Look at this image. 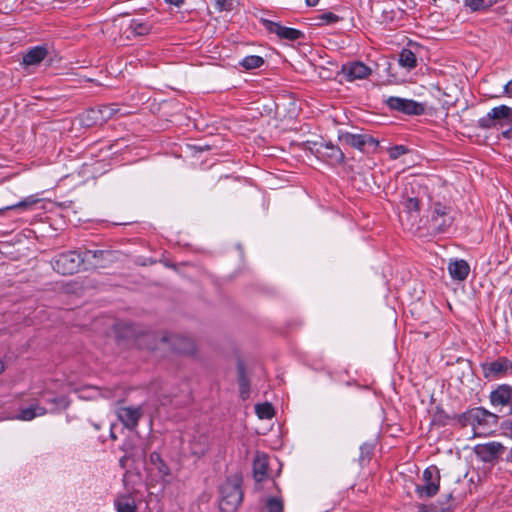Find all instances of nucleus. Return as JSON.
I'll return each instance as SVG.
<instances>
[{"mask_svg":"<svg viewBox=\"0 0 512 512\" xmlns=\"http://www.w3.org/2000/svg\"><path fill=\"white\" fill-rule=\"evenodd\" d=\"M341 72L347 81H354L367 78L371 74V69L362 62L354 61L343 64Z\"/></svg>","mask_w":512,"mask_h":512,"instance_id":"obj_16","label":"nucleus"},{"mask_svg":"<svg viewBox=\"0 0 512 512\" xmlns=\"http://www.w3.org/2000/svg\"><path fill=\"white\" fill-rule=\"evenodd\" d=\"M262 512H283V501L278 497H269Z\"/></svg>","mask_w":512,"mask_h":512,"instance_id":"obj_35","label":"nucleus"},{"mask_svg":"<svg viewBox=\"0 0 512 512\" xmlns=\"http://www.w3.org/2000/svg\"><path fill=\"white\" fill-rule=\"evenodd\" d=\"M423 484L417 485L415 492L419 498H431L435 496L440 487V471L437 466L431 465L423 472Z\"/></svg>","mask_w":512,"mask_h":512,"instance_id":"obj_6","label":"nucleus"},{"mask_svg":"<svg viewBox=\"0 0 512 512\" xmlns=\"http://www.w3.org/2000/svg\"><path fill=\"white\" fill-rule=\"evenodd\" d=\"M245 70L260 68L264 64V59L258 55H249L244 57L239 63Z\"/></svg>","mask_w":512,"mask_h":512,"instance_id":"obj_32","label":"nucleus"},{"mask_svg":"<svg viewBox=\"0 0 512 512\" xmlns=\"http://www.w3.org/2000/svg\"><path fill=\"white\" fill-rule=\"evenodd\" d=\"M403 205L408 213L414 212L418 214L421 210L422 198H420L419 196H408L403 201Z\"/></svg>","mask_w":512,"mask_h":512,"instance_id":"obj_33","label":"nucleus"},{"mask_svg":"<svg viewBox=\"0 0 512 512\" xmlns=\"http://www.w3.org/2000/svg\"><path fill=\"white\" fill-rule=\"evenodd\" d=\"M120 111L114 104L99 105L86 110L81 116V122L85 126L102 125Z\"/></svg>","mask_w":512,"mask_h":512,"instance_id":"obj_7","label":"nucleus"},{"mask_svg":"<svg viewBox=\"0 0 512 512\" xmlns=\"http://www.w3.org/2000/svg\"><path fill=\"white\" fill-rule=\"evenodd\" d=\"M151 30L152 25L148 21L139 18H133L130 20L125 33H127V37L130 38L131 36H146L151 32Z\"/></svg>","mask_w":512,"mask_h":512,"instance_id":"obj_21","label":"nucleus"},{"mask_svg":"<svg viewBox=\"0 0 512 512\" xmlns=\"http://www.w3.org/2000/svg\"><path fill=\"white\" fill-rule=\"evenodd\" d=\"M406 151H407V149H406L404 146H402V145L395 146L394 148H392V149H391V151H390V156H391L392 158H397V157H399L400 155L405 154V153H406Z\"/></svg>","mask_w":512,"mask_h":512,"instance_id":"obj_40","label":"nucleus"},{"mask_svg":"<svg viewBox=\"0 0 512 512\" xmlns=\"http://www.w3.org/2000/svg\"><path fill=\"white\" fill-rule=\"evenodd\" d=\"M150 392L154 393L161 404L166 405L171 401V396L165 394L166 385L160 381H155L150 385Z\"/></svg>","mask_w":512,"mask_h":512,"instance_id":"obj_30","label":"nucleus"},{"mask_svg":"<svg viewBox=\"0 0 512 512\" xmlns=\"http://www.w3.org/2000/svg\"><path fill=\"white\" fill-rule=\"evenodd\" d=\"M243 499L240 480L227 479L220 487L219 508L222 512H234Z\"/></svg>","mask_w":512,"mask_h":512,"instance_id":"obj_3","label":"nucleus"},{"mask_svg":"<svg viewBox=\"0 0 512 512\" xmlns=\"http://www.w3.org/2000/svg\"><path fill=\"white\" fill-rule=\"evenodd\" d=\"M506 447L497 441H490L487 443L477 444L474 447L475 455L485 463L497 462L504 452Z\"/></svg>","mask_w":512,"mask_h":512,"instance_id":"obj_11","label":"nucleus"},{"mask_svg":"<svg viewBox=\"0 0 512 512\" xmlns=\"http://www.w3.org/2000/svg\"><path fill=\"white\" fill-rule=\"evenodd\" d=\"M499 416L484 407L467 410L458 418L463 427H471L474 436H488L496 431Z\"/></svg>","mask_w":512,"mask_h":512,"instance_id":"obj_1","label":"nucleus"},{"mask_svg":"<svg viewBox=\"0 0 512 512\" xmlns=\"http://www.w3.org/2000/svg\"><path fill=\"white\" fill-rule=\"evenodd\" d=\"M48 413L46 407L40 404L38 397L35 399V402L31 403L27 407H22L19 409V413L14 416V419L20 421H31L36 417L44 416Z\"/></svg>","mask_w":512,"mask_h":512,"instance_id":"obj_18","label":"nucleus"},{"mask_svg":"<svg viewBox=\"0 0 512 512\" xmlns=\"http://www.w3.org/2000/svg\"><path fill=\"white\" fill-rule=\"evenodd\" d=\"M339 140L349 145L359 151L365 152L366 148L376 149L378 146V141L375 140L371 135L362 133V134H354L351 132H340L338 136Z\"/></svg>","mask_w":512,"mask_h":512,"instance_id":"obj_12","label":"nucleus"},{"mask_svg":"<svg viewBox=\"0 0 512 512\" xmlns=\"http://www.w3.org/2000/svg\"><path fill=\"white\" fill-rule=\"evenodd\" d=\"M162 341L169 343L172 350L180 354H193L195 352V344L189 337L183 335L163 336Z\"/></svg>","mask_w":512,"mask_h":512,"instance_id":"obj_15","label":"nucleus"},{"mask_svg":"<svg viewBox=\"0 0 512 512\" xmlns=\"http://www.w3.org/2000/svg\"><path fill=\"white\" fill-rule=\"evenodd\" d=\"M453 209L439 201L431 203L428 215L429 228L437 234L446 233L454 223Z\"/></svg>","mask_w":512,"mask_h":512,"instance_id":"obj_2","label":"nucleus"},{"mask_svg":"<svg viewBox=\"0 0 512 512\" xmlns=\"http://www.w3.org/2000/svg\"><path fill=\"white\" fill-rule=\"evenodd\" d=\"M48 55V49L46 46H34L30 48L22 59V64L25 67L39 65Z\"/></svg>","mask_w":512,"mask_h":512,"instance_id":"obj_19","label":"nucleus"},{"mask_svg":"<svg viewBox=\"0 0 512 512\" xmlns=\"http://www.w3.org/2000/svg\"><path fill=\"white\" fill-rule=\"evenodd\" d=\"M141 416V407H120L117 410L118 419L126 428L130 430H133L137 427Z\"/></svg>","mask_w":512,"mask_h":512,"instance_id":"obj_17","label":"nucleus"},{"mask_svg":"<svg viewBox=\"0 0 512 512\" xmlns=\"http://www.w3.org/2000/svg\"><path fill=\"white\" fill-rule=\"evenodd\" d=\"M504 90L507 94L512 95V79L504 86Z\"/></svg>","mask_w":512,"mask_h":512,"instance_id":"obj_43","label":"nucleus"},{"mask_svg":"<svg viewBox=\"0 0 512 512\" xmlns=\"http://www.w3.org/2000/svg\"><path fill=\"white\" fill-rule=\"evenodd\" d=\"M448 271L454 280L463 281L469 275L470 266L463 259L455 260L448 264Z\"/></svg>","mask_w":512,"mask_h":512,"instance_id":"obj_23","label":"nucleus"},{"mask_svg":"<svg viewBox=\"0 0 512 512\" xmlns=\"http://www.w3.org/2000/svg\"><path fill=\"white\" fill-rule=\"evenodd\" d=\"M261 23L269 33L276 34L280 39L297 41L304 36L302 31L295 28L282 26L278 22H274L268 19H261Z\"/></svg>","mask_w":512,"mask_h":512,"instance_id":"obj_13","label":"nucleus"},{"mask_svg":"<svg viewBox=\"0 0 512 512\" xmlns=\"http://www.w3.org/2000/svg\"><path fill=\"white\" fill-rule=\"evenodd\" d=\"M255 412L260 419H271L274 415V409L270 403L257 404Z\"/></svg>","mask_w":512,"mask_h":512,"instance_id":"obj_36","label":"nucleus"},{"mask_svg":"<svg viewBox=\"0 0 512 512\" xmlns=\"http://www.w3.org/2000/svg\"><path fill=\"white\" fill-rule=\"evenodd\" d=\"M108 255H110V252L104 250H86L84 253H82V256H85V261H89L90 258H104L105 256Z\"/></svg>","mask_w":512,"mask_h":512,"instance_id":"obj_38","label":"nucleus"},{"mask_svg":"<svg viewBox=\"0 0 512 512\" xmlns=\"http://www.w3.org/2000/svg\"><path fill=\"white\" fill-rule=\"evenodd\" d=\"M38 399L48 405L46 409L50 414L59 413L60 411L67 409L70 405V400L67 396L55 395L48 390H42L39 392Z\"/></svg>","mask_w":512,"mask_h":512,"instance_id":"obj_14","label":"nucleus"},{"mask_svg":"<svg viewBox=\"0 0 512 512\" xmlns=\"http://www.w3.org/2000/svg\"><path fill=\"white\" fill-rule=\"evenodd\" d=\"M84 262L85 256H82L81 252L73 250L56 255L51 263L57 273L72 275L79 271Z\"/></svg>","mask_w":512,"mask_h":512,"instance_id":"obj_4","label":"nucleus"},{"mask_svg":"<svg viewBox=\"0 0 512 512\" xmlns=\"http://www.w3.org/2000/svg\"><path fill=\"white\" fill-rule=\"evenodd\" d=\"M317 152L322 157L327 158L330 162L333 163H342L345 159L342 150L338 146L332 144L331 142L321 143L319 148L317 149Z\"/></svg>","mask_w":512,"mask_h":512,"instance_id":"obj_20","label":"nucleus"},{"mask_svg":"<svg viewBox=\"0 0 512 512\" xmlns=\"http://www.w3.org/2000/svg\"><path fill=\"white\" fill-rule=\"evenodd\" d=\"M307 6L314 7L318 4L319 0H305Z\"/></svg>","mask_w":512,"mask_h":512,"instance_id":"obj_45","label":"nucleus"},{"mask_svg":"<svg viewBox=\"0 0 512 512\" xmlns=\"http://www.w3.org/2000/svg\"><path fill=\"white\" fill-rule=\"evenodd\" d=\"M501 428L503 430V433L506 435V436H509L512 438V417L509 418V419H506L504 420L502 423H501Z\"/></svg>","mask_w":512,"mask_h":512,"instance_id":"obj_39","label":"nucleus"},{"mask_svg":"<svg viewBox=\"0 0 512 512\" xmlns=\"http://www.w3.org/2000/svg\"><path fill=\"white\" fill-rule=\"evenodd\" d=\"M5 365L4 362L0 359V374L4 371Z\"/></svg>","mask_w":512,"mask_h":512,"instance_id":"obj_47","label":"nucleus"},{"mask_svg":"<svg viewBox=\"0 0 512 512\" xmlns=\"http://www.w3.org/2000/svg\"><path fill=\"white\" fill-rule=\"evenodd\" d=\"M360 450H361V455H362V457H363V456H364V454H367V455H368V454H370V450H371V448H370V446H368V445L364 444V445H362V446L360 447Z\"/></svg>","mask_w":512,"mask_h":512,"instance_id":"obj_42","label":"nucleus"},{"mask_svg":"<svg viewBox=\"0 0 512 512\" xmlns=\"http://www.w3.org/2000/svg\"><path fill=\"white\" fill-rule=\"evenodd\" d=\"M126 460H127V456H123V457L120 459V465H121L122 467H124V466H125V462H126Z\"/></svg>","mask_w":512,"mask_h":512,"instance_id":"obj_46","label":"nucleus"},{"mask_svg":"<svg viewBox=\"0 0 512 512\" xmlns=\"http://www.w3.org/2000/svg\"><path fill=\"white\" fill-rule=\"evenodd\" d=\"M268 457L266 454H257L253 461V474L257 482H261L268 473Z\"/></svg>","mask_w":512,"mask_h":512,"instance_id":"obj_24","label":"nucleus"},{"mask_svg":"<svg viewBox=\"0 0 512 512\" xmlns=\"http://www.w3.org/2000/svg\"><path fill=\"white\" fill-rule=\"evenodd\" d=\"M419 512H437L436 510L429 509L427 506L422 505L419 508Z\"/></svg>","mask_w":512,"mask_h":512,"instance_id":"obj_44","label":"nucleus"},{"mask_svg":"<svg viewBox=\"0 0 512 512\" xmlns=\"http://www.w3.org/2000/svg\"><path fill=\"white\" fill-rule=\"evenodd\" d=\"M117 512H137L135 499L131 495H120L114 500Z\"/></svg>","mask_w":512,"mask_h":512,"instance_id":"obj_25","label":"nucleus"},{"mask_svg":"<svg viewBox=\"0 0 512 512\" xmlns=\"http://www.w3.org/2000/svg\"><path fill=\"white\" fill-rule=\"evenodd\" d=\"M150 462L155 466L162 478H165L171 474L170 468L162 459L159 453L152 452L150 454Z\"/></svg>","mask_w":512,"mask_h":512,"instance_id":"obj_29","label":"nucleus"},{"mask_svg":"<svg viewBox=\"0 0 512 512\" xmlns=\"http://www.w3.org/2000/svg\"><path fill=\"white\" fill-rule=\"evenodd\" d=\"M167 3L174 5L176 7H181L184 3V0H165Z\"/></svg>","mask_w":512,"mask_h":512,"instance_id":"obj_41","label":"nucleus"},{"mask_svg":"<svg viewBox=\"0 0 512 512\" xmlns=\"http://www.w3.org/2000/svg\"><path fill=\"white\" fill-rule=\"evenodd\" d=\"M512 123V108L506 105H500L492 108L485 116L478 120V126L482 129H490L498 123Z\"/></svg>","mask_w":512,"mask_h":512,"instance_id":"obj_8","label":"nucleus"},{"mask_svg":"<svg viewBox=\"0 0 512 512\" xmlns=\"http://www.w3.org/2000/svg\"><path fill=\"white\" fill-rule=\"evenodd\" d=\"M39 202V199L35 195H30L23 200L19 201L16 204L7 206L3 209H0V213L4 210H21V211H28L33 208L35 204Z\"/></svg>","mask_w":512,"mask_h":512,"instance_id":"obj_27","label":"nucleus"},{"mask_svg":"<svg viewBox=\"0 0 512 512\" xmlns=\"http://www.w3.org/2000/svg\"><path fill=\"white\" fill-rule=\"evenodd\" d=\"M208 438L205 435L194 436L190 441V451L194 456L201 457L208 451Z\"/></svg>","mask_w":512,"mask_h":512,"instance_id":"obj_26","label":"nucleus"},{"mask_svg":"<svg viewBox=\"0 0 512 512\" xmlns=\"http://www.w3.org/2000/svg\"><path fill=\"white\" fill-rule=\"evenodd\" d=\"M497 0H465V5L472 11H479L492 7Z\"/></svg>","mask_w":512,"mask_h":512,"instance_id":"obj_34","label":"nucleus"},{"mask_svg":"<svg viewBox=\"0 0 512 512\" xmlns=\"http://www.w3.org/2000/svg\"><path fill=\"white\" fill-rule=\"evenodd\" d=\"M398 61L400 66L408 70L414 69L417 66L416 55L410 49H402Z\"/></svg>","mask_w":512,"mask_h":512,"instance_id":"obj_28","label":"nucleus"},{"mask_svg":"<svg viewBox=\"0 0 512 512\" xmlns=\"http://www.w3.org/2000/svg\"><path fill=\"white\" fill-rule=\"evenodd\" d=\"M489 401L493 409L512 418V386L498 385L490 392Z\"/></svg>","mask_w":512,"mask_h":512,"instance_id":"obj_5","label":"nucleus"},{"mask_svg":"<svg viewBox=\"0 0 512 512\" xmlns=\"http://www.w3.org/2000/svg\"><path fill=\"white\" fill-rule=\"evenodd\" d=\"M389 109L406 115H422L425 112V104L412 99L390 96L385 100Z\"/></svg>","mask_w":512,"mask_h":512,"instance_id":"obj_9","label":"nucleus"},{"mask_svg":"<svg viewBox=\"0 0 512 512\" xmlns=\"http://www.w3.org/2000/svg\"><path fill=\"white\" fill-rule=\"evenodd\" d=\"M486 379L496 380L512 374V361L506 357H499L494 361L481 364Z\"/></svg>","mask_w":512,"mask_h":512,"instance_id":"obj_10","label":"nucleus"},{"mask_svg":"<svg viewBox=\"0 0 512 512\" xmlns=\"http://www.w3.org/2000/svg\"><path fill=\"white\" fill-rule=\"evenodd\" d=\"M238 383H239V392L240 396L243 400L248 398L250 391V383L249 379L245 374V370L243 366H239L238 369Z\"/></svg>","mask_w":512,"mask_h":512,"instance_id":"obj_31","label":"nucleus"},{"mask_svg":"<svg viewBox=\"0 0 512 512\" xmlns=\"http://www.w3.org/2000/svg\"><path fill=\"white\" fill-rule=\"evenodd\" d=\"M317 20L319 21L317 25H330L339 22L341 17L332 12H324L317 17Z\"/></svg>","mask_w":512,"mask_h":512,"instance_id":"obj_37","label":"nucleus"},{"mask_svg":"<svg viewBox=\"0 0 512 512\" xmlns=\"http://www.w3.org/2000/svg\"><path fill=\"white\" fill-rule=\"evenodd\" d=\"M79 398L84 400H95L99 397L111 399L114 397L111 389H101L96 386H85L78 391Z\"/></svg>","mask_w":512,"mask_h":512,"instance_id":"obj_22","label":"nucleus"},{"mask_svg":"<svg viewBox=\"0 0 512 512\" xmlns=\"http://www.w3.org/2000/svg\"><path fill=\"white\" fill-rule=\"evenodd\" d=\"M508 133H509V131H505L503 134L505 137H508Z\"/></svg>","mask_w":512,"mask_h":512,"instance_id":"obj_48","label":"nucleus"}]
</instances>
